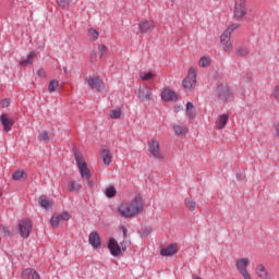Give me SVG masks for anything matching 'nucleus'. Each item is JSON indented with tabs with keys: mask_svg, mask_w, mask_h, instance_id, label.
<instances>
[{
	"mask_svg": "<svg viewBox=\"0 0 279 279\" xmlns=\"http://www.w3.org/2000/svg\"><path fill=\"white\" fill-rule=\"evenodd\" d=\"M143 208H145V201H143V196L137 194L131 199V202L121 203L118 207V211L121 217H124V219H132V217L141 215V213H143Z\"/></svg>",
	"mask_w": 279,
	"mask_h": 279,
	"instance_id": "1",
	"label": "nucleus"
},
{
	"mask_svg": "<svg viewBox=\"0 0 279 279\" xmlns=\"http://www.w3.org/2000/svg\"><path fill=\"white\" fill-rule=\"evenodd\" d=\"M74 158H75L76 165L78 167L81 178H83L84 180H87L88 187L93 189V186H95V182H93V180H90V169H88V163H86V161H84V156L82 155V153L75 151Z\"/></svg>",
	"mask_w": 279,
	"mask_h": 279,
	"instance_id": "2",
	"label": "nucleus"
},
{
	"mask_svg": "<svg viewBox=\"0 0 279 279\" xmlns=\"http://www.w3.org/2000/svg\"><path fill=\"white\" fill-rule=\"evenodd\" d=\"M240 27H241V24H231L221 34V36H220V45L222 46V49L227 53H232V51H234V47L232 46V41L230 40V38L232 36V32H234V29H239Z\"/></svg>",
	"mask_w": 279,
	"mask_h": 279,
	"instance_id": "3",
	"label": "nucleus"
},
{
	"mask_svg": "<svg viewBox=\"0 0 279 279\" xmlns=\"http://www.w3.org/2000/svg\"><path fill=\"white\" fill-rule=\"evenodd\" d=\"M247 16V0H235L233 7V19L239 23Z\"/></svg>",
	"mask_w": 279,
	"mask_h": 279,
	"instance_id": "4",
	"label": "nucleus"
},
{
	"mask_svg": "<svg viewBox=\"0 0 279 279\" xmlns=\"http://www.w3.org/2000/svg\"><path fill=\"white\" fill-rule=\"evenodd\" d=\"M182 86L185 90H193L197 86V72H195V69H189L187 76L183 80Z\"/></svg>",
	"mask_w": 279,
	"mask_h": 279,
	"instance_id": "5",
	"label": "nucleus"
},
{
	"mask_svg": "<svg viewBox=\"0 0 279 279\" xmlns=\"http://www.w3.org/2000/svg\"><path fill=\"white\" fill-rule=\"evenodd\" d=\"M32 220L28 218H23L19 222V232L22 239H29V234H32Z\"/></svg>",
	"mask_w": 279,
	"mask_h": 279,
	"instance_id": "6",
	"label": "nucleus"
},
{
	"mask_svg": "<svg viewBox=\"0 0 279 279\" xmlns=\"http://www.w3.org/2000/svg\"><path fill=\"white\" fill-rule=\"evenodd\" d=\"M235 267L244 279H252L250 272H247V267H250V258L243 257L235 262Z\"/></svg>",
	"mask_w": 279,
	"mask_h": 279,
	"instance_id": "7",
	"label": "nucleus"
},
{
	"mask_svg": "<svg viewBox=\"0 0 279 279\" xmlns=\"http://www.w3.org/2000/svg\"><path fill=\"white\" fill-rule=\"evenodd\" d=\"M148 151L153 158H156L157 160H165V155L160 153V143L158 140H150L148 142Z\"/></svg>",
	"mask_w": 279,
	"mask_h": 279,
	"instance_id": "8",
	"label": "nucleus"
},
{
	"mask_svg": "<svg viewBox=\"0 0 279 279\" xmlns=\"http://www.w3.org/2000/svg\"><path fill=\"white\" fill-rule=\"evenodd\" d=\"M217 95L220 101H231L232 99V90L228 86L219 85L217 87Z\"/></svg>",
	"mask_w": 279,
	"mask_h": 279,
	"instance_id": "9",
	"label": "nucleus"
},
{
	"mask_svg": "<svg viewBox=\"0 0 279 279\" xmlns=\"http://www.w3.org/2000/svg\"><path fill=\"white\" fill-rule=\"evenodd\" d=\"M111 256H122L123 248L119 245V242L116 241L114 238H110L107 245Z\"/></svg>",
	"mask_w": 279,
	"mask_h": 279,
	"instance_id": "10",
	"label": "nucleus"
},
{
	"mask_svg": "<svg viewBox=\"0 0 279 279\" xmlns=\"http://www.w3.org/2000/svg\"><path fill=\"white\" fill-rule=\"evenodd\" d=\"M137 99L140 101H151L154 97L151 96V89L148 87L140 88L137 90Z\"/></svg>",
	"mask_w": 279,
	"mask_h": 279,
	"instance_id": "11",
	"label": "nucleus"
},
{
	"mask_svg": "<svg viewBox=\"0 0 279 279\" xmlns=\"http://www.w3.org/2000/svg\"><path fill=\"white\" fill-rule=\"evenodd\" d=\"M89 245L94 247L95 250H99L101 247V238L99 236V233L96 231H93L89 233L88 236Z\"/></svg>",
	"mask_w": 279,
	"mask_h": 279,
	"instance_id": "12",
	"label": "nucleus"
},
{
	"mask_svg": "<svg viewBox=\"0 0 279 279\" xmlns=\"http://www.w3.org/2000/svg\"><path fill=\"white\" fill-rule=\"evenodd\" d=\"M89 88H93L95 90H101V88H104V81H101V78L95 76V77H88L86 80Z\"/></svg>",
	"mask_w": 279,
	"mask_h": 279,
	"instance_id": "13",
	"label": "nucleus"
},
{
	"mask_svg": "<svg viewBox=\"0 0 279 279\" xmlns=\"http://www.w3.org/2000/svg\"><path fill=\"white\" fill-rule=\"evenodd\" d=\"M0 122L3 126L4 132H10L12 130V125H14V120L10 119L8 113H2L0 116Z\"/></svg>",
	"mask_w": 279,
	"mask_h": 279,
	"instance_id": "14",
	"label": "nucleus"
},
{
	"mask_svg": "<svg viewBox=\"0 0 279 279\" xmlns=\"http://www.w3.org/2000/svg\"><path fill=\"white\" fill-rule=\"evenodd\" d=\"M229 119H230V116L228 113H222L218 116L215 122L216 130H223V128L228 125Z\"/></svg>",
	"mask_w": 279,
	"mask_h": 279,
	"instance_id": "15",
	"label": "nucleus"
},
{
	"mask_svg": "<svg viewBox=\"0 0 279 279\" xmlns=\"http://www.w3.org/2000/svg\"><path fill=\"white\" fill-rule=\"evenodd\" d=\"M161 99L163 101H175L178 100V94L171 89H163L161 92Z\"/></svg>",
	"mask_w": 279,
	"mask_h": 279,
	"instance_id": "16",
	"label": "nucleus"
},
{
	"mask_svg": "<svg viewBox=\"0 0 279 279\" xmlns=\"http://www.w3.org/2000/svg\"><path fill=\"white\" fill-rule=\"evenodd\" d=\"M255 271L260 279H271V275H269V271H267V268L263 264H258Z\"/></svg>",
	"mask_w": 279,
	"mask_h": 279,
	"instance_id": "17",
	"label": "nucleus"
},
{
	"mask_svg": "<svg viewBox=\"0 0 279 279\" xmlns=\"http://www.w3.org/2000/svg\"><path fill=\"white\" fill-rule=\"evenodd\" d=\"M23 279H40V274L33 268H26L22 271Z\"/></svg>",
	"mask_w": 279,
	"mask_h": 279,
	"instance_id": "18",
	"label": "nucleus"
},
{
	"mask_svg": "<svg viewBox=\"0 0 279 279\" xmlns=\"http://www.w3.org/2000/svg\"><path fill=\"white\" fill-rule=\"evenodd\" d=\"M177 253H178L177 244H170L169 246L160 251L161 256H173V254H177Z\"/></svg>",
	"mask_w": 279,
	"mask_h": 279,
	"instance_id": "19",
	"label": "nucleus"
},
{
	"mask_svg": "<svg viewBox=\"0 0 279 279\" xmlns=\"http://www.w3.org/2000/svg\"><path fill=\"white\" fill-rule=\"evenodd\" d=\"M172 129L177 136H182V134H186V132H189V128L184 124H172Z\"/></svg>",
	"mask_w": 279,
	"mask_h": 279,
	"instance_id": "20",
	"label": "nucleus"
},
{
	"mask_svg": "<svg viewBox=\"0 0 279 279\" xmlns=\"http://www.w3.org/2000/svg\"><path fill=\"white\" fill-rule=\"evenodd\" d=\"M101 158H102L104 165H106L107 167H109V165L112 163V155L110 154V150H108V148L102 149Z\"/></svg>",
	"mask_w": 279,
	"mask_h": 279,
	"instance_id": "21",
	"label": "nucleus"
},
{
	"mask_svg": "<svg viewBox=\"0 0 279 279\" xmlns=\"http://www.w3.org/2000/svg\"><path fill=\"white\" fill-rule=\"evenodd\" d=\"M38 204L41 208H45V210H49V208H51V206H53L51 201H49L46 195L39 196Z\"/></svg>",
	"mask_w": 279,
	"mask_h": 279,
	"instance_id": "22",
	"label": "nucleus"
},
{
	"mask_svg": "<svg viewBox=\"0 0 279 279\" xmlns=\"http://www.w3.org/2000/svg\"><path fill=\"white\" fill-rule=\"evenodd\" d=\"M184 206L185 208H187V210H190L191 213H195L196 208H197V203L195 202V199L191 198V197H186L184 199Z\"/></svg>",
	"mask_w": 279,
	"mask_h": 279,
	"instance_id": "23",
	"label": "nucleus"
},
{
	"mask_svg": "<svg viewBox=\"0 0 279 279\" xmlns=\"http://www.w3.org/2000/svg\"><path fill=\"white\" fill-rule=\"evenodd\" d=\"M36 56H37L36 51L29 52L25 59H22L20 61L21 66H25L26 64H32Z\"/></svg>",
	"mask_w": 279,
	"mask_h": 279,
	"instance_id": "24",
	"label": "nucleus"
},
{
	"mask_svg": "<svg viewBox=\"0 0 279 279\" xmlns=\"http://www.w3.org/2000/svg\"><path fill=\"white\" fill-rule=\"evenodd\" d=\"M151 28H154V22L145 21L140 24V32L142 34H147Z\"/></svg>",
	"mask_w": 279,
	"mask_h": 279,
	"instance_id": "25",
	"label": "nucleus"
},
{
	"mask_svg": "<svg viewBox=\"0 0 279 279\" xmlns=\"http://www.w3.org/2000/svg\"><path fill=\"white\" fill-rule=\"evenodd\" d=\"M156 77V73L149 71V72H140V80L142 82H149L150 80H154Z\"/></svg>",
	"mask_w": 279,
	"mask_h": 279,
	"instance_id": "26",
	"label": "nucleus"
},
{
	"mask_svg": "<svg viewBox=\"0 0 279 279\" xmlns=\"http://www.w3.org/2000/svg\"><path fill=\"white\" fill-rule=\"evenodd\" d=\"M186 116L189 117V119H195V109L193 102L186 104Z\"/></svg>",
	"mask_w": 279,
	"mask_h": 279,
	"instance_id": "27",
	"label": "nucleus"
},
{
	"mask_svg": "<svg viewBox=\"0 0 279 279\" xmlns=\"http://www.w3.org/2000/svg\"><path fill=\"white\" fill-rule=\"evenodd\" d=\"M105 195L109 199L114 197L117 195V189H114V186H112V185L107 186L105 190Z\"/></svg>",
	"mask_w": 279,
	"mask_h": 279,
	"instance_id": "28",
	"label": "nucleus"
},
{
	"mask_svg": "<svg viewBox=\"0 0 279 279\" xmlns=\"http://www.w3.org/2000/svg\"><path fill=\"white\" fill-rule=\"evenodd\" d=\"M123 114V111L121 108H117L110 111L109 117L110 119H121V116Z\"/></svg>",
	"mask_w": 279,
	"mask_h": 279,
	"instance_id": "29",
	"label": "nucleus"
},
{
	"mask_svg": "<svg viewBox=\"0 0 279 279\" xmlns=\"http://www.w3.org/2000/svg\"><path fill=\"white\" fill-rule=\"evenodd\" d=\"M58 86H60V82H58V80L50 81L48 85L49 93H56Z\"/></svg>",
	"mask_w": 279,
	"mask_h": 279,
	"instance_id": "30",
	"label": "nucleus"
},
{
	"mask_svg": "<svg viewBox=\"0 0 279 279\" xmlns=\"http://www.w3.org/2000/svg\"><path fill=\"white\" fill-rule=\"evenodd\" d=\"M199 66L203 69H206V66H210V58L208 57H202L198 62Z\"/></svg>",
	"mask_w": 279,
	"mask_h": 279,
	"instance_id": "31",
	"label": "nucleus"
},
{
	"mask_svg": "<svg viewBox=\"0 0 279 279\" xmlns=\"http://www.w3.org/2000/svg\"><path fill=\"white\" fill-rule=\"evenodd\" d=\"M58 5L59 8H61L62 10H69L70 5H71V0H59L58 1Z\"/></svg>",
	"mask_w": 279,
	"mask_h": 279,
	"instance_id": "32",
	"label": "nucleus"
},
{
	"mask_svg": "<svg viewBox=\"0 0 279 279\" xmlns=\"http://www.w3.org/2000/svg\"><path fill=\"white\" fill-rule=\"evenodd\" d=\"M38 141L49 143V132L43 131L41 133H39Z\"/></svg>",
	"mask_w": 279,
	"mask_h": 279,
	"instance_id": "33",
	"label": "nucleus"
},
{
	"mask_svg": "<svg viewBox=\"0 0 279 279\" xmlns=\"http://www.w3.org/2000/svg\"><path fill=\"white\" fill-rule=\"evenodd\" d=\"M60 221L62 220L59 215L52 216L50 219V225L52 226V228H58V226H60Z\"/></svg>",
	"mask_w": 279,
	"mask_h": 279,
	"instance_id": "34",
	"label": "nucleus"
},
{
	"mask_svg": "<svg viewBox=\"0 0 279 279\" xmlns=\"http://www.w3.org/2000/svg\"><path fill=\"white\" fill-rule=\"evenodd\" d=\"M88 36L92 37V40L95 41L99 38V32L95 28H89Z\"/></svg>",
	"mask_w": 279,
	"mask_h": 279,
	"instance_id": "35",
	"label": "nucleus"
},
{
	"mask_svg": "<svg viewBox=\"0 0 279 279\" xmlns=\"http://www.w3.org/2000/svg\"><path fill=\"white\" fill-rule=\"evenodd\" d=\"M238 56H241L242 58H245L247 53H250V50L246 47H240L236 49Z\"/></svg>",
	"mask_w": 279,
	"mask_h": 279,
	"instance_id": "36",
	"label": "nucleus"
},
{
	"mask_svg": "<svg viewBox=\"0 0 279 279\" xmlns=\"http://www.w3.org/2000/svg\"><path fill=\"white\" fill-rule=\"evenodd\" d=\"M69 186L71 192L80 191V189H82V185L78 183H75V181H71L69 183Z\"/></svg>",
	"mask_w": 279,
	"mask_h": 279,
	"instance_id": "37",
	"label": "nucleus"
},
{
	"mask_svg": "<svg viewBox=\"0 0 279 279\" xmlns=\"http://www.w3.org/2000/svg\"><path fill=\"white\" fill-rule=\"evenodd\" d=\"M98 51L100 53V58H104L108 53V47H106V45H99Z\"/></svg>",
	"mask_w": 279,
	"mask_h": 279,
	"instance_id": "38",
	"label": "nucleus"
},
{
	"mask_svg": "<svg viewBox=\"0 0 279 279\" xmlns=\"http://www.w3.org/2000/svg\"><path fill=\"white\" fill-rule=\"evenodd\" d=\"M25 178V171H16L13 173V180H23Z\"/></svg>",
	"mask_w": 279,
	"mask_h": 279,
	"instance_id": "39",
	"label": "nucleus"
},
{
	"mask_svg": "<svg viewBox=\"0 0 279 279\" xmlns=\"http://www.w3.org/2000/svg\"><path fill=\"white\" fill-rule=\"evenodd\" d=\"M271 97L276 99V101H279V86L276 85L272 89Z\"/></svg>",
	"mask_w": 279,
	"mask_h": 279,
	"instance_id": "40",
	"label": "nucleus"
},
{
	"mask_svg": "<svg viewBox=\"0 0 279 279\" xmlns=\"http://www.w3.org/2000/svg\"><path fill=\"white\" fill-rule=\"evenodd\" d=\"M59 217L63 221H69V219H71V215L68 211H63Z\"/></svg>",
	"mask_w": 279,
	"mask_h": 279,
	"instance_id": "41",
	"label": "nucleus"
},
{
	"mask_svg": "<svg viewBox=\"0 0 279 279\" xmlns=\"http://www.w3.org/2000/svg\"><path fill=\"white\" fill-rule=\"evenodd\" d=\"M10 104H11V100L10 98H4L1 100L0 105L3 107V108H9L10 107Z\"/></svg>",
	"mask_w": 279,
	"mask_h": 279,
	"instance_id": "42",
	"label": "nucleus"
},
{
	"mask_svg": "<svg viewBox=\"0 0 279 279\" xmlns=\"http://www.w3.org/2000/svg\"><path fill=\"white\" fill-rule=\"evenodd\" d=\"M120 246L122 247V252H125V250H128V248L130 247V242L123 240V241L120 243Z\"/></svg>",
	"mask_w": 279,
	"mask_h": 279,
	"instance_id": "43",
	"label": "nucleus"
},
{
	"mask_svg": "<svg viewBox=\"0 0 279 279\" xmlns=\"http://www.w3.org/2000/svg\"><path fill=\"white\" fill-rule=\"evenodd\" d=\"M38 77H47V73L45 72V69H39L37 71Z\"/></svg>",
	"mask_w": 279,
	"mask_h": 279,
	"instance_id": "44",
	"label": "nucleus"
},
{
	"mask_svg": "<svg viewBox=\"0 0 279 279\" xmlns=\"http://www.w3.org/2000/svg\"><path fill=\"white\" fill-rule=\"evenodd\" d=\"M120 230H122L123 239H128V228H125V226H121Z\"/></svg>",
	"mask_w": 279,
	"mask_h": 279,
	"instance_id": "45",
	"label": "nucleus"
},
{
	"mask_svg": "<svg viewBox=\"0 0 279 279\" xmlns=\"http://www.w3.org/2000/svg\"><path fill=\"white\" fill-rule=\"evenodd\" d=\"M2 232L4 236H10V229L8 227H2Z\"/></svg>",
	"mask_w": 279,
	"mask_h": 279,
	"instance_id": "46",
	"label": "nucleus"
},
{
	"mask_svg": "<svg viewBox=\"0 0 279 279\" xmlns=\"http://www.w3.org/2000/svg\"><path fill=\"white\" fill-rule=\"evenodd\" d=\"M276 136H279V123L275 124Z\"/></svg>",
	"mask_w": 279,
	"mask_h": 279,
	"instance_id": "47",
	"label": "nucleus"
},
{
	"mask_svg": "<svg viewBox=\"0 0 279 279\" xmlns=\"http://www.w3.org/2000/svg\"><path fill=\"white\" fill-rule=\"evenodd\" d=\"M64 73H66V68L63 69Z\"/></svg>",
	"mask_w": 279,
	"mask_h": 279,
	"instance_id": "48",
	"label": "nucleus"
}]
</instances>
